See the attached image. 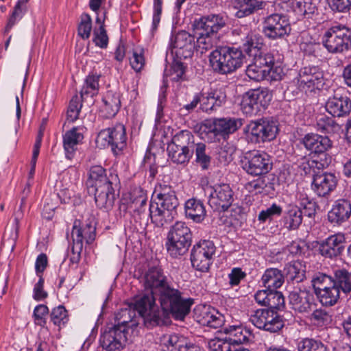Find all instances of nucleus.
Wrapping results in <instances>:
<instances>
[{
    "label": "nucleus",
    "instance_id": "nucleus-31",
    "mask_svg": "<svg viewBox=\"0 0 351 351\" xmlns=\"http://www.w3.org/2000/svg\"><path fill=\"white\" fill-rule=\"evenodd\" d=\"M223 332L234 345L252 342L254 338L252 330L242 326H229L223 328Z\"/></svg>",
    "mask_w": 351,
    "mask_h": 351
},
{
    "label": "nucleus",
    "instance_id": "nucleus-38",
    "mask_svg": "<svg viewBox=\"0 0 351 351\" xmlns=\"http://www.w3.org/2000/svg\"><path fill=\"white\" fill-rule=\"evenodd\" d=\"M265 56H270V62L267 63L266 66V80L279 81L285 75L284 68L282 66V58L280 56L276 57L274 54L270 52H266Z\"/></svg>",
    "mask_w": 351,
    "mask_h": 351
},
{
    "label": "nucleus",
    "instance_id": "nucleus-50",
    "mask_svg": "<svg viewBox=\"0 0 351 351\" xmlns=\"http://www.w3.org/2000/svg\"><path fill=\"white\" fill-rule=\"evenodd\" d=\"M340 291L339 289L331 287L315 293L322 305L326 306H332L337 303L339 299Z\"/></svg>",
    "mask_w": 351,
    "mask_h": 351
},
{
    "label": "nucleus",
    "instance_id": "nucleus-11",
    "mask_svg": "<svg viewBox=\"0 0 351 351\" xmlns=\"http://www.w3.org/2000/svg\"><path fill=\"white\" fill-rule=\"evenodd\" d=\"M250 321L257 328L276 333L285 326V320L276 311L270 308H259L254 311L250 317Z\"/></svg>",
    "mask_w": 351,
    "mask_h": 351
},
{
    "label": "nucleus",
    "instance_id": "nucleus-36",
    "mask_svg": "<svg viewBox=\"0 0 351 351\" xmlns=\"http://www.w3.org/2000/svg\"><path fill=\"white\" fill-rule=\"evenodd\" d=\"M77 128L74 127L68 130L63 135V147L65 152L66 158L71 160L77 150V145L80 144L84 136L82 133L77 132Z\"/></svg>",
    "mask_w": 351,
    "mask_h": 351
},
{
    "label": "nucleus",
    "instance_id": "nucleus-61",
    "mask_svg": "<svg viewBox=\"0 0 351 351\" xmlns=\"http://www.w3.org/2000/svg\"><path fill=\"white\" fill-rule=\"evenodd\" d=\"M185 73V66L180 60H174L169 71V73L165 71V75H169L171 80L173 82H178L184 79Z\"/></svg>",
    "mask_w": 351,
    "mask_h": 351
},
{
    "label": "nucleus",
    "instance_id": "nucleus-39",
    "mask_svg": "<svg viewBox=\"0 0 351 351\" xmlns=\"http://www.w3.org/2000/svg\"><path fill=\"white\" fill-rule=\"evenodd\" d=\"M306 265L300 261H295L287 263L285 268V278L288 281L297 283L302 282L306 279Z\"/></svg>",
    "mask_w": 351,
    "mask_h": 351
},
{
    "label": "nucleus",
    "instance_id": "nucleus-17",
    "mask_svg": "<svg viewBox=\"0 0 351 351\" xmlns=\"http://www.w3.org/2000/svg\"><path fill=\"white\" fill-rule=\"evenodd\" d=\"M170 45L172 53L178 59L192 57L195 49V36L186 31H180L171 37Z\"/></svg>",
    "mask_w": 351,
    "mask_h": 351
},
{
    "label": "nucleus",
    "instance_id": "nucleus-33",
    "mask_svg": "<svg viewBox=\"0 0 351 351\" xmlns=\"http://www.w3.org/2000/svg\"><path fill=\"white\" fill-rule=\"evenodd\" d=\"M270 56H261L253 59V62L249 64L245 73L249 78L256 82L266 80V64L270 62Z\"/></svg>",
    "mask_w": 351,
    "mask_h": 351
},
{
    "label": "nucleus",
    "instance_id": "nucleus-64",
    "mask_svg": "<svg viewBox=\"0 0 351 351\" xmlns=\"http://www.w3.org/2000/svg\"><path fill=\"white\" fill-rule=\"evenodd\" d=\"M130 64L132 69L139 72L145 65V58L143 49H136L133 51L132 58L130 59Z\"/></svg>",
    "mask_w": 351,
    "mask_h": 351
},
{
    "label": "nucleus",
    "instance_id": "nucleus-37",
    "mask_svg": "<svg viewBox=\"0 0 351 351\" xmlns=\"http://www.w3.org/2000/svg\"><path fill=\"white\" fill-rule=\"evenodd\" d=\"M185 215L186 218L193 220L195 223H201L206 215V211L202 201L191 198L185 202Z\"/></svg>",
    "mask_w": 351,
    "mask_h": 351
},
{
    "label": "nucleus",
    "instance_id": "nucleus-15",
    "mask_svg": "<svg viewBox=\"0 0 351 351\" xmlns=\"http://www.w3.org/2000/svg\"><path fill=\"white\" fill-rule=\"evenodd\" d=\"M131 203L130 208L132 210V215L135 220L143 221L147 223L149 219L154 224L153 220L154 206L150 204L147 205V195L145 191L141 188L135 189L130 194Z\"/></svg>",
    "mask_w": 351,
    "mask_h": 351
},
{
    "label": "nucleus",
    "instance_id": "nucleus-22",
    "mask_svg": "<svg viewBox=\"0 0 351 351\" xmlns=\"http://www.w3.org/2000/svg\"><path fill=\"white\" fill-rule=\"evenodd\" d=\"M289 304L300 313H308L316 306L314 293L306 289H295L289 294Z\"/></svg>",
    "mask_w": 351,
    "mask_h": 351
},
{
    "label": "nucleus",
    "instance_id": "nucleus-32",
    "mask_svg": "<svg viewBox=\"0 0 351 351\" xmlns=\"http://www.w3.org/2000/svg\"><path fill=\"white\" fill-rule=\"evenodd\" d=\"M260 177L253 181L249 182L246 185V189L250 193L255 194L266 193H269L275 191V184L277 178L274 174H266L259 176Z\"/></svg>",
    "mask_w": 351,
    "mask_h": 351
},
{
    "label": "nucleus",
    "instance_id": "nucleus-2",
    "mask_svg": "<svg viewBox=\"0 0 351 351\" xmlns=\"http://www.w3.org/2000/svg\"><path fill=\"white\" fill-rule=\"evenodd\" d=\"M145 285L152 290L159 304L158 311V323L167 325L170 322V317L178 320H182L187 315L193 304V300L183 296V293L173 286L163 269L160 266L149 267L145 271Z\"/></svg>",
    "mask_w": 351,
    "mask_h": 351
},
{
    "label": "nucleus",
    "instance_id": "nucleus-45",
    "mask_svg": "<svg viewBox=\"0 0 351 351\" xmlns=\"http://www.w3.org/2000/svg\"><path fill=\"white\" fill-rule=\"evenodd\" d=\"M169 145H173L176 147L189 149L193 152V149L197 143H195V137L191 132L184 130L176 134Z\"/></svg>",
    "mask_w": 351,
    "mask_h": 351
},
{
    "label": "nucleus",
    "instance_id": "nucleus-24",
    "mask_svg": "<svg viewBox=\"0 0 351 351\" xmlns=\"http://www.w3.org/2000/svg\"><path fill=\"white\" fill-rule=\"evenodd\" d=\"M119 179L112 170L107 171L101 165H95L90 168L88 177L86 182L87 191L106 184H118Z\"/></svg>",
    "mask_w": 351,
    "mask_h": 351
},
{
    "label": "nucleus",
    "instance_id": "nucleus-46",
    "mask_svg": "<svg viewBox=\"0 0 351 351\" xmlns=\"http://www.w3.org/2000/svg\"><path fill=\"white\" fill-rule=\"evenodd\" d=\"M193 154L195 156V162L199 165L202 170L209 169L211 165L212 158L206 148V145L203 143H198L193 149Z\"/></svg>",
    "mask_w": 351,
    "mask_h": 351
},
{
    "label": "nucleus",
    "instance_id": "nucleus-10",
    "mask_svg": "<svg viewBox=\"0 0 351 351\" xmlns=\"http://www.w3.org/2000/svg\"><path fill=\"white\" fill-rule=\"evenodd\" d=\"M281 5L277 11L273 10L263 21V33L271 40L282 38L288 36L291 30L289 20L287 15L278 12Z\"/></svg>",
    "mask_w": 351,
    "mask_h": 351
},
{
    "label": "nucleus",
    "instance_id": "nucleus-53",
    "mask_svg": "<svg viewBox=\"0 0 351 351\" xmlns=\"http://www.w3.org/2000/svg\"><path fill=\"white\" fill-rule=\"evenodd\" d=\"M298 208H300L302 216L312 217L316 213L317 205L315 201L310 199L306 195L301 194L298 199Z\"/></svg>",
    "mask_w": 351,
    "mask_h": 351
},
{
    "label": "nucleus",
    "instance_id": "nucleus-6",
    "mask_svg": "<svg viewBox=\"0 0 351 351\" xmlns=\"http://www.w3.org/2000/svg\"><path fill=\"white\" fill-rule=\"evenodd\" d=\"M145 272L143 274L141 282L143 287V292L136 297L133 307L138 313L144 318L147 326H155L164 325L163 323H158L156 320L158 311H160L158 305L156 304V296L152 293V290L145 285Z\"/></svg>",
    "mask_w": 351,
    "mask_h": 351
},
{
    "label": "nucleus",
    "instance_id": "nucleus-21",
    "mask_svg": "<svg viewBox=\"0 0 351 351\" xmlns=\"http://www.w3.org/2000/svg\"><path fill=\"white\" fill-rule=\"evenodd\" d=\"M227 87L217 85L207 92L202 91V110L210 114L224 106L227 101Z\"/></svg>",
    "mask_w": 351,
    "mask_h": 351
},
{
    "label": "nucleus",
    "instance_id": "nucleus-48",
    "mask_svg": "<svg viewBox=\"0 0 351 351\" xmlns=\"http://www.w3.org/2000/svg\"><path fill=\"white\" fill-rule=\"evenodd\" d=\"M311 282L315 293L336 287L335 276L332 277L324 273L315 274L311 280Z\"/></svg>",
    "mask_w": 351,
    "mask_h": 351
},
{
    "label": "nucleus",
    "instance_id": "nucleus-28",
    "mask_svg": "<svg viewBox=\"0 0 351 351\" xmlns=\"http://www.w3.org/2000/svg\"><path fill=\"white\" fill-rule=\"evenodd\" d=\"M117 184H110L105 186L91 189L88 191L90 195H94L97 206L100 209L110 210L114 202V186Z\"/></svg>",
    "mask_w": 351,
    "mask_h": 351
},
{
    "label": "nucleus",
    "instance_id": "nucleus-5",
    "mask_svg": "<svg viewBox=\"0 0 351 351\" xmlns=\"http://www.w3.org/2000/svg\"><path fill=\"white\" fill-rule=\"evenodd\" d=\"M192 243V232L186 223L177 221L170 228L165 242L169 255L174 258L184 255Z\"/></svg>",
    "mask_w": 351,
    "mask_h": 351
},
{
    "label": "nucleus",
    "instance_id": "nucleus-30",
    "mask_svg": "<svg viewBox=\"0 0 351 351\" xmlns=\"http://www.w3.org/2000/svg\"><path fill=\"white\" fill-rule=\"evenodd\" d=\"M162 343L169 351H200L199 346L174 333L163 335Z\"/></svg>",
    "mask_w": 351,
    "mask_h": 351
},
{
    "label": "nucleus",
    "instance_id": "nucleus-57",
    "mask_svg": "<svg viewBox=\"0 0 351 351\" xmlns=\"http://www.w3.org/2000/svg\"><path fill=\"white\" fill-rule=\"evenodd\" d=\"M92 30V19L88 14L81 15L80 23L77 27L78 35L84 40L89 38Z\"/></svg>",
    "mask_w": 351,
    "mask_h": 351
},
{
    "label": "nucleus",
    "instance_id": "nucleus-3",
    "mask_svg": "<svg viewBox=\"0 0 351 351\" xmlns=\"http://www.w3.org/2000/svg\"><path fill=\"white\" fill-rule=\"evenodd\" d=\"M154 195L156 207L153 220L156 226L162 228L169 224L176 218L180 202L174 189L169 185L159 184L156 187Z\"/></svg>",
    "mask_w": 351,
    "mask_h": 351
},
{
    "label": "nucleus",
    "instance_id": "nucleus-52",
    "mask_svg": "<svg viewBox=\"0 0 351 351\" xmlns=\"http://www.w3.org/2000/svg\"><path fill=\"white\" fill-rule=\"evenodd\" d=\"M100 75L90 73L86 78L85 84L81 90V97H84L85 95L94 96L97 94L99 89V80Z\"/></svg>",
    "mask_w": 351,
    "mask_h": 351
},
{
    "label": "nucleus",
    "instance_id": "nucleus-62",
    "mask_svg": "<svg viewBox=\"0 0 351 351\" xmlns=\"http://www.w3.org/2000/svg\"><path fill=\"white\" fill-rule=\"evenodd\" d=\"M93 43L101 49H106L108 45V36L104 25L93 30Z\"/></svg>",
    "mask_w": 351,
    "mask_h": 351
},
{
    "label": "nucleus",
    "instance_id": "nucleus-29",
    "mask_svg": "<svg viewBox=\"0 0 351 351\" xmlns=\"http://www.w3.org/2000/svg\"><path fill=\"white\" fill-rule=\"evenodd\" d=\"M351 216V202L346 199L337 200L328 213V221L340 226L347 221Z\"/></svg>",
    "mask_w": 351,
    "mask_h": 351
},
{
    "label": "nucleus",
    "instance_id": "nucleus-8",
    "mask_svg": "<svg viewBox=\"0 0 351 351\" xmlns=\"http://www.w3.org/2000/svg\"><path fill=\"white\" fill-rule=\"evenodd\" d=\"M247 138L252 143H261L276 138L278 128L275 121L262 118L251 121L245 128Z\"/></svg>",
    "mask_w": 351,
    "mask_h": 351
},
{
    "label": "nucleus",
    "instance_id": "nucleus-58",
    "mask_svg": "<svg viewBox=\"0 0 351 351\" xmlns=\"http://www.w3.org/2000/svg\"><path fill=\"white\" fill-rule=\"evenodd\" d=\"M240 106L241 111L247 116L256 115L259 113L254 101L247 92L243 95Z\"/></svg>",
    "mask_w": 351,
    "mask_h": 351
},
{
    "label": "nucleus",
    "instance_id": "nucleus-43",
    "mask_svg": "<svg viewBox=\"0 0 351 351\" xmlns=\"http://www.w3.org/2000/svg\"><path fill=\"white\" fill-rule=\"evenodd\" d=\"M202 318L199 322L204 326L218 328L224 324V316L215 308H205L201 314Z\"/></svg>",
    "mask_w": 351,
    "mask_h": 351
},
{
    "label": "nucleus",
    "instance_id": "nucleus-47",
    "mask_svg": "<svg viewBox=\"0 0 351 351\" xmlns=\"http://www.w3.org/2000/svg\"><path fill=\"white\" fill-rule=\"evenodd\" d=\"M167 151L169 157L176 164L187 163L193 155V152L168 144Z\"/></svg>",
    "mask_w": 351,
    "mask_h": 351
},
{
    "label": "nucleus",
    "instance_id": "nucleus-19",
    "mask_svg": "<svg viewBox=\"0 0 351 351\" xmlns=\"http://www.w3.org/2000/svg\"><path fill=\"white\" fill-rule=\"evenodd\" d=\"M326 111L334 117H345L351 112V99L341 88H337L325 104Z\"/></svg>",
    "mask_w": 351,
    "mask_h": 351
},
{
    "label": "nucleus",
    "instance_id": "nucleus-18",
    "mask_svg": "<svg viewBox=\"0 0 351 351\" xmlns=\"http://www.w3.org/2000/svg\"><path fill=\"white\" fill-rule=\"evenodd\" d=\"M233 196L234 193L228 184H217L213 187L208 204L215 211L225 212L232 205Z\"/></svg>",
    "mask_w": 351,
    "mask_h": 351
},
{
    "label": "nucleus",
    "instance_id": "nucleus-56",
    "mask_svg": "<svg viewBox=\"0 0 351 351\" xmlns=\"http://www.w3.org/2000/svg\"><path fill=\"white\" fill-rule=\"evenodd\" d=\"M285 298L282 293L275 289L269 291L266 306L272 310H279L284 307Z\"/></svg>",
    "mask_w": 351,
    "mask_h": 351
},
{
    "label": "nucleus",
    "instance_id": "nucleus-14",
    "mask_svg": "<svg viewBox=\"0 0 351 351\" xmlns=\"http://www.w3.org/2000/svg\"><path fill=\"white\" fill-rule=\"evenodd\" d=\"M96 142L101 145L110 146L116 155L119 154L127 145L125 128L123 124L118 123L114 127L101 130L97 137Z\"/></svg>",
    "mask_w": 351,
    "mask_h": 351
},
{
    "label": "nucleus",
    "instance_id": "nucleus-1",
    "mask_svg": "<svg viewBox=\"0 0 351 351\" xmlns=\"http://www.w3.org/2000/svg\"><path fill=\"white\" fill-rule=\"evenodd\" d=\"M227 21L225 15L210 14L195 20L193 23L195 49L203 53L215 47L209 55V64L213 72L220 75L235 72L245 61V56L239 48L218 45L219 32L226 27Z\"/></svg>",
    "mask_w": 351,
    "mask_h": 351
},
{
    "label": "nucleus",
    "instance_id": "nucleus-49",
    "mask_svg": "<svg viewBox=\"0 0 351 351\" xmlns=\"http://www.w3.org/2000/svg\"><path fill=\"white\" fill-rule=\"evenodd\" d=\"M28 1L29 0H18L5 26V33H8L27 12Z\"/></svg>",
    "mask_w": 351,
    "mask_h": 351
},
{
    "label": "nucleus",
    "instance_id": "nucleus-20",
    "mask_svg": "<svg viewBox=\"0 0 351 351\" xmlns=\"http://www.w3.org/2000/svg\"><path fill=\"white\" fill-rule=\"evenodd\" d=\"M295 79L300 89L305 88L320 89L325 84L323 71L317 66L301 68Z\"/></svg>",
    "mask_w": 351,
    "mask_h": 351
},
{
    "label": "nucleus",
    "instance_id": "nucleus-12",
    "mask_svg": "<svg viewBox=\"0 0 351 351\" xmlns=\"http://www.w3.org/2000/svg\"><path fill=\"white\" fill-rule=\"evenodd\" d=\"M242 165L243 169L253 176L266 175L273 167L269 155L265 152L255 150L245 154Z\"/></svg>",
    "mask_w": 351,
    "mask_h": 351
},
{
    "label": "nucleus",
    "instance_id": "nucleus-23",
    "mask_svg": "<svg viewBox=\"0 0 351 351\" xmlns=\"http://www.w3.org/2000/svg\"><path fill=\"white\" fill-rule=\"evenodd\" d=\"M280 3L265 1L263 0H235V8L237 18H244L259 10H267V13L277 11Z\"/></svg>",
    "mask_w": 351,
    "mask_h": 351
},
{
    "label": "nucleus",
    "instance_id": "nucleus-7",
    "mask_svg": "<svg viewBox=\"0 0 351 351\" xmlns=\"http://www.w3.org/2000/svg\"><path fill=\"white\" fill-rule=\"evenodd\" d=\"M324 47L331 53H342L351 48V29L345 25L329 28L322 37Z\"/></svg>",
    "mask_w": 351,
    "mask_h": 351
},
{
    "label": "nucleus",
    "instance_id": "nucleus-26",
    "mask_svg": "<svg viewBox=\"0 0 351 351\" xmlns=\"http://www.w3.org/2000/svg\"><path fill=\"white\" fill-rule=\"evenodd\" d=\"M96 227L93 219H88L82 224L80 220H75L73 230L72 238L77 240L76 249L80 250L83 241L85 240L87 244H91L95 239Z\"/></svg>",
    "mask_w": 351,
    "mask_h": 351
},
{
    "label": "nucleus",
    "instance_id": "nucleus-42",
    "mask_svg": "<svg viewBox=\"0 0 351 351\" xmlns=\"http://www.w3.org/2000/svg\"><path fill=\"white\" fill-rule=\"evenodd\" d=\"M136 311L131 305L121 308L115 314V324L119 325V327L123 328L128 332L129 328L133 326L136 325V322H134V318L136 317Z\"/></svg>",
    "mask_w": 351,
    "mask_h": 351
},
{
    "label": "nucleus",
    "instance_id": "nucleus-25",
    "mask_svg": "<svg viewBox=\"0 0 351 351\" xmlns=\"http://www.w3.org/2000/svg\"><path fill=\"white\" fill-rule=\"evenodd\" d=\"M346 239L343 234H335L318 242L320 254L328 258L340 256L345 250Z\"/></svg>",
    "mask_w": 351,
    "mask_h": 351
},
{
    "label": "nucleus",
    "instance_id": "nucleus-59",
    "mask_svg": "<svg viewBox=\"0 0 351 351\" xmlns=\"http://www.w3.org/2000/svg\"><path fill=\"white\" fill-rule=\"evenodd\" d=\"M282 213V208L276 204H272L271 206L266 210H261L258 215V220L261 223L271 221L274 216H280Z\"/></svg>",
    "mask_w": 351,
    "mask_h": 351
},
{
    "label": "nucleus",
    "instance_id": "nucleus-16",
    "mask_svg": "<svg viewBox=\"0 0 351 351\" xmlns=\"http://www.w3.org/2000/svg\"><path fill=\"white\" fill-rule=\"evenodd\" d=\"M128 334V332L119 325L108 327L100 336V345L107 351H120L125 347Z\"/></svg>",
    "mask_w": 351,
    "mask_h": 351
},
{
    "label": "nucleus",
    "instance_id": "nucleus-44",
    "mask_svg": "<svg viewBox=\"0 0 351 351\" xmlns=\"http://www.w3.org/2000/svg\"><path fill=\"white\" fill-rule=\"evenodd\" d=\"M247 93L254 101L259 112L265 110L272 99L271 93L265 88L250 89Z\"/></svg>",
    "mask_w": 351,
    "mask_h": 351
},
{
    "label": "nucleus",
    "instance_id": "nucleus-27",
    "mask_svg": "<svg viewBox=\"0 0 351 351\" xmlns=\"http://www.w3.org/2000/svg\"><path fill=\"white\" fill-rule=\"evenodd\" d=\"M337 179L331 173H315L313 175L312 189L319 197H326L337 186Z\"/></svg>",
    "mask_w": 351,
    "mask_h": 351
},
{
    "label": "nucleus",
    "instance_id": "nucleus-51",
    "mask_svg": "<svg viewBox=\"0 0 351 351\" xmlns=\"http://www.w3.org/2000/svg\"><path fill=\"white\" fill-rule=\"evenodd\" d=\"M336 287L348 293L351 291V273L346 269H337L334 273Z\"/></svg>",
    "mask_w": 351,
    "mask_h": 351
},
{
    "label": "nucleus",
    "instance_id": "nucleus-4",
    "mask_svg": "<svg viewBox=\"0 0 351 351\" xmlns=\"http://www.w3.org/2000/svg\"><path fill=\"white\" fill-rule=\"evenodd\" d=\"M301 143L313 154V158L307 162L310 169L320 170L330 165L332 157L327 152L332 148V142L327 136L308 133L302 138Z\"/></svg>",
    "mask_w": 351,
    "mask_h": 351
},
{
    "label": "nucleus",
    "instance_id": "nucleus-63",
    "mask_svg": "<svg viewBox=\"0 0 351 351\" xmlns=\"http://www.w3.org/2000/svg\"><path fill=\"white\" fill-rule=\"evenodd\" d=\"M49 313V308L45 304L37 305L34 310L33 317L36 325L45 327L47 324L46 316Z\"/></svg>",
    "mask_w": 351,
    "mask_h": 351
},
{
    "label": "nucleus",
    "instance_id": "nucleus-9",
    "mask_svg": "<svg viewBox=\"0 0 351 351\" xmlns=\"http://www.w3.org/2000/svg\"><path fill=\"white\" fill-rule=\"evenodd\" d=\"M243 124V119L235 117H226L213 119L212 123L204 124L207 138L210 142L219 141L220 137L226 138L230 134L237 131Z\"/></svg>",
    "mask_w": 351,
    "mask_h": 351
},
{
    "label": "nucleus",
    "instance_id": "nucleus-13",
    "mask_svg": "<svg viewBox=\"0 0 351 351\" xmlns=\"http://www.w3.org/2000/svg\"><path fill=\"white\" fill-rule=\"evenodd\" d=\"M215 251L216 247L212 241L204 240L196 243L191 252L193 267L202 272L208 271Z\"/></svg>",
    "mask_w": 351,
    "mask_h": 351
},
{
    "label": "nucleus",
    "instance_id": "nucleus-35",
    "mask_svg": "<svg viewBox=\"0 0 351 351\" xmlns=\"http://www.w3.org/2000/svg\"><path fill=\"white\" fill-rule=\"evenodd\" d=\"M263 47V38L258 34H248L243 40V50L245 54L253 59L258 57L264 56L266 53L262 52L261 49ZM241 50V49H239Z\"/></svg>",
    "mask_w": 351,
    "mask_h": 351
},
{
    "label": "nucleus",
    "instance_id": "nucleus-40",
    "mask_svg": "<svg viewBox=\"0 0 351 351\" xmlns=\"http://www.w3.org/2000/svg\"><path fill=\"white\" fill-rule=\"evenodd\" d=\"M261 280L265 288L276 290L283 285L285 275L277 268H269L265 270Z\"/></svg>",
    "mask_w": 351,
    "mask_h": 351
},
{
    "label": "nucleus",
    "instance_id": "nucleus-34",
    "mask_svg": "<svg viewBox=\"0 0 351 351\" xmlns=\"http://www.w3.org/2000/svg\"><path fill=\"white\" fill-rule=\"evenodd\" d=\"M104 105L101 112L103 117L109 119L114 117L119 112L121 107L120 94L112 90H108L102 99Z\"/></svg>",
    "mask_w": 351,
    "mask_h": 351
},
{
    "label": "nucleus",
    "instance_id": "nucleus-60",
    "mask_svg": "<svg viewBox=\"0 0 351 351\" xmlns=\"http://www.w3.org/2000/svg\"><path fill=\"white\" fill-rule=\"evenodd\" d=\"M311 320L319 326H326L332 321V317L323 308L315 309L311 315Z\"/></svg>",
    "mask_w": 351,
    "mask_h": 351
},
{
    "label": "nucleus",
    "instance_id": "nucleus-55",
    "mask_svg": "<svg viewBox=\"0 0 351 351\" xmlns=\"http://www.w3.org/2000/svg\"><path fill=\"white\" fill-rule=\"evenodd\" d=\"M50 319L54 325L60 328L69 321L68 312L64 306L60 305L52 309Z\"/></svg>",
    "mask_w": 351,
    "mask_h": 351
},
{
    "label": "nucleus",
    "instance_id": "nucleus-54",
    "mask_svg": "<svg viewBox=\"0 0 351 351\" xmlns=\"http://www.w3.org/2000/svg\"><path fill=\"white\" fill-rule=\"evenodd\" d=\"M298 351H327V347L319 340L304 338L298 343Z\"/></svg>",
    "mask_w": 351,
    "mask_h": 351
},
{
    "label": "nucleus",
    "instance_id": "nucleus-41",
    "mask_svg": "<svg viewBox=\"0 0 351 351\" xmlns=\"http://www.w3.org/2000/svg\"><path fill=\"white\" fill-rule=\"evenodd\" d=\"M303 217L298 205L289 204L283 216L284 226L288 230H296L302 222Z\"/></svg>",
    "mask_w": 351,
    "mask_h": 351
}]
</instances>
